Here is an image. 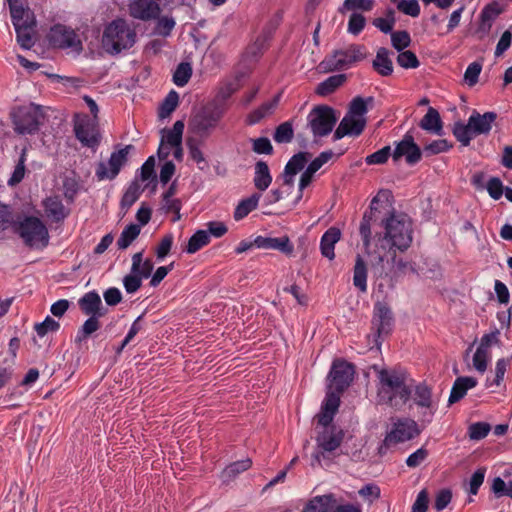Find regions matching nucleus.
<instances>
[{
  "label": "nucleus",
  "mask_w": 512,
  "mask_h": 512,
  "mask_svg": "<svg viewBox=\"0 0 512 512\" xmlns=\"http://www.w3.org/2000/svg\"><path fill=\"white\" fill-rule=\"evenodd\" d=\"M339 405V396L336 393L329 392L321 406L320 413L316 415L318 424L322 426V431L316 437L317 449L312 454V466H321L322 459L327 457L326 454L340 447L343 441V430L331 424Z\"/></svg>",
  "instance_id": "1"
},
{
  "label": "nucleus",
  "mask_w": 512,
  "mask_h": 512,
  "mask_svg": "<svg viewBox=\"0 0 512 512\" xmlns=\"http://www.w3.org/2000/svg\"><path fill=\"white\" fill-rule=\"evenodd\" d=\"M379 401L396 410L401 409L412 396V382L408 373L400 369L377 371Z\"/></svg>",
  "instance_id": "2"
},
{
  "label": "nucleus",
  "mask_w": 512,
  "mask_h": 512,
  "mask_svg": "<svg viewBox=\"0 0 512 512\" xmlns=\"http://www.w3.org/2000/svg\"><path fill=\"white\" fill-rule=\"evenodd\" d=\"M384 232L378 236L379 247L391 251H406L412 243L413 228L410 218L403 213H392L382 220Z\"/></svg>",
  "instance_id": "3"
},
{
  "label": "nucleus",
  "mask_w": 512,
  "mask_h": 512,
  "mask_svg": "<svg viewBox=\"0 0 512 512\" xmlns=\"http://www.w3.org/2000/svg\"><path fill=\"white\" fill-rule=\"evenodd\" d=\"M496 119L497 114L495 112L489 111L480 114L477 111H473L467 124L460 121L456 122L452 132L463 146H468L475 136L489 134Z\"/></svg>",
  "instance_id": "4"
},
{
  "label": "nucleus",
  "mask_w": 512,
  "mask_h": 512,
  "mask_svg": "<svg viewBox=\"0 0 512 512\" xmlns=\"http://www.w3.org/2000/svg\"><path fill=\"white\" fill-rule=\"evenodd\" d=\"M136 33L123 19L112 21L104 30L102 44L111 55L119 54L129 49L135 43Z\"/></svg>",
  "instance_id": "5"
},
{
  "label": "nucleus",
  "mask_w": 512,
  "mask_h": 512,
  "mask_svg": "<svg viewBox=\"0 0 512 512\" xmlns=\"http://www.w3.org/2000/svg\"><path fill=\"white\" fill-rule=\"evenodd\" d=\"M225 114V107L212 102L195 111L189 121V130L195 135L207 138L216 129Z\"/></svg>",
  "instance_id": "6"
},
{
  "label": "nucleus",
  "mask_w": 512,
  "mask_h": 512,
  "mask_svg": "<svg viewBox=\"0 0 512 512\" xmlns=\"http://www.w3.org/2000/svg\"><path fill=\"white\" fill-rule=\"evenodd\" d=\"M366 58L364 45L352 44L345 49L336 50L327 57L322 66L327 71H340L351 67L354 63Z\"/></svg>",
  "instance_id": "7"
},
{
  "label": "nucleus",
  "mask_w": 512,
  "mask_h": 512,
  "mask_svg": "<svg viewBox=\"0 0 512 512\" xmlns=\"http://www.w3.org/2000/svg\"><path fill=\"white\" fill-rule=\"evenodd\" d=\"M16 231L30 247H46L49 234L45 224L37 217L27 216L19 222Z\"/></svg>",
  "instance_id": "8"
},
{
  "label": "nucleus",
  "mask_w": 512,
  "mask_h": 512,
  "mask_svg": "<svg viewBox=\"0 0 512 512\" xmlns=\"http://www.w3.org/2000/svg\"><path fill=\"white\" fill-rule=\"evenodd\" d=\"M154 268L152 259H143V252H137L132 256L130 273L124 276L123 286L128 294L137 292L142 286V280L151 276Z\"/></svg>",
  "instance_id": "9"
},
{
  "label": "nucleus",
  "mask_w": 512,
  "mask_h": 512,
  "mask_svg": "<svg viewBox=\"0 0 512 512\" xmlns=\"http://www.w3.org/2000/svg\"><path fill=\"white\" fill-rule=\"evenodd\" d=\"M44 114L42 107L31 103L28 106L19 107L13 113L14 129L18 134H33L38 131Z\"/></svg>",
  "instance_id": "10"
},
{
  "label": "nucleus",
  "mask_w": 512,
  "mask_h": 512,
  "mask_svg": "<svg viewBox=\"0 0 512 512\" xmlns=\"http://www.w3.org/2000/svg\"><path fill=\"white\" fill-rule=\"evenodd\" d=\"M307 120L314 137H324L333 130L337 117L330 106L318 105L310 111Z\"/></svg>",
  "instance_id": "11"
},
{
  "label": "nucleus",
  "mask_w": 512,
  "mask_h": 512,
  "mask_svg": "<svg viewBox=\"0 0 512 512\" xmlns=\"http://www.w3.org/2000/svg\"><path fill=\"white\" fill-rule=\"evenodd\" d=\"M74 132L80 143L91 149H96L101 142L98 120L87 115H76Z\"/></svg>",
  "instance_id": "12"
},
{
  "label": "nucleus",
  "mask_w": 512,
  "mask_h": 512,
  "mask_svg": "<svg viewBox=\"0 0 512 512\" xmlns=\"http://www.w3.org/2000/svg\"><path fill=\"white\" fill-rule=\"evenodd\" d=\"M354 373L352 364L340 359L335 360L328 375L330 383L326 395L333 392L340 397V394L351 384Z\"/></svg>",
  "instance_id": "13"
},
{
  "label": "nucleus",
  "mask_w": 512,
  "mask_h": 512,
  "mask_svg": "<svg viewBox=\"0 0 512 512\" xmlns=\"http://www.w3.org/2000/svg\"><path fill=\"white\" fill-rule=\"evenodd\" d=\"M419 433L417 423L414 420L399 419L393 424L391 431L383 440L379 453L384 454L390 446L411 440L419 435Z\"/></svg>",
  "instance_id": "14"
},
{
  "label": "nucleus",
  "mask_w": 512,
  "mask_h": 512,
  "mask_svg": "<svg viewBox=\"0 0 512 512\" xmlns=\"http://www.w3.org/2000/svg\"><path fill=\"white\" fill-rule=\"evenodd\" d=\"M397 249L389 251L391 255V269L387 271L384 266V257L377 255L371 259V269L373 273L378 277L398 276L405 274L407 271L414 272L415 269L412 263L405 261L402 258H398L396 255Z\"/></svg>",
  "instance_id": "15"
},
{
  "label": "nucleus",
  "mask_w": 512,
  "mask_h": 512,
  "mask_svg": "<svg viewBox=\"0 0 512 512\" xmlns=\"http://www.w3.org/2000/svg\"><path fill=\"white\" fill-rule=\"evenodd\" d=\"M132 149H134L133 145H126L124 148L113 152L108 161L109 170L105 162H99L96 168V176L98 180H112L116 178L121 168L127 163L128 154Z\"/></svg>",
  "instance_id": "16"
},
{
  "label": "nucleus",
  "mask_w": 512,
  "mask_h": 512,
  "mask_svg": "<svg viewBox=\"0 0 512 512\" xmlns=\"http://www.w3.org/2000/svg\"><path fill=\"white\" fill-rule=\"evenodd\" d=\"M392 326L393 316L390 308L381 302L376 303L372 328L376 330V334L373 335V341L378 349L381 345L379 339L389 335L392 331Z\"/></svg>",
  "instance_id": "17"
},
{
  "label": "nucleus",
  "mask_w": 512,
  "mask_h": 512,
  "mask_svg": "<svg viewBox=\"0 0 512 512\" xmlns=\"http://www.w3.org/2000/svg\"><path fill=\"white\" fill-rule=\"evenodd\" d=\"M49 41L52 45L59 48H72L76 51L82 49V44L74 30L57 24L49 32Z\"/></svg>",
  "instance_id": "18"
},
{
  "label": "nucleus",
  "mask_w": 512,
  "mask_h": 512,
  "mask_svg": "<svg viewBox=\"0 0 512 512\" xmlns=\"http://www.w3.org/2000/svg\"><path fill=\"white\" fill-rule=\"evenodd\" d=\"M422 154V150L415 143L413 136L407 133L404 135L403 139L397 143L392 153V159L397 162L400 158L405 157L406 163L413 166L421 160Z\"/></svg>",
  "instance_id": "19"
},
{
  "label": "nucleus",
  "mask_w": 512,
  "mask_h": 512,
  "mask_svg": "<svg viewBox=\"0 0 512 512\" xmlns=\"http://www.w3.org/2000/svg\"><path fill=\"white\" fill-rule=\"evenodd\" d=\"M160 0H132L129 5L132 17L140 20H150L157 18L161 12Z\"/></svg>",
  "instance_id": "20"
},
{
  "label": "nucleus",
  "mask_w": 512,
  "mask_h": 512,
  "mask_svg": "<svg viewBox=\"0 0 512 512\" xmlns=\"http://www.w3.org/2000/svg\"><path fill=\"white\" fill-rule=\"evenodd\" d=\"M257 248L266 250H278L286 256H291L294 252V246L287 235L281 237L257 236L254 239Z\"/></svg>",
  "instance_id": "21"
},
{
  "label": "nucleus",
  "mask_w": 512,
  "mask_h": 512,
  "mask_svg": "<svg viewBox=\"0 0 512 512\" xmlns=\"http://www.w3.org/2000/svg\"><path fill=\"white\" fill-rule=\"evenodd\" d=\"M366 126V119L347 114L336 128L333 138L339 140L347 135L359 136Z\"/></svg>",
  "instance_id": "22"
},
{
  "label": "nucleus",
  "mask_w": 512,
  "mask_h": 512,
  "mask_svg": "<svg viewBox=\"0 0 512 512\" xmlns=\"http://www.w3.org/2000/svg\"><path fill=\"white\" fill-rule=\"evenodd\" d=\"M78 306L86 316H104L107 312L100 295L96 291L85 293L78 300Z\"/></svg>",
  "instance_id": "23"
},
{
  "label": "nucleus",
  "mask_w": 512,
  "mask_h": 512,
  "mask_svg": "<svg viewBox=\"0 0 512 512\" xmlns=\"http://www.w3.org/2000/svg\"><path fill=\"white\" fill-rule=\"evenodd\" d=\"M310 157L311 154L308 152H299L291 157V159L285 165L284 171L282 173L284 185H293L295 175L303 170Z\"/></svg>",
  "instance_id": "24"
},
{
  "label": "nucleus",
  "mask_w": 512,
  "mask_h": 512,
  "mask_svg": "<svg viewBox=\"0 0 512 512\" xmlns=\"http://www.w3.org/2000/svg\"><path fill=\"white\" fill-rule=\"evenodd\" d=\"M477 385V380L473 377L462 376L458 377L451 389L450 396L448 399V403L450 405L457 403L461 399H463L467 393V391L471 388H474Z\"/></svg>",
  "instance_id": "25"
},
{
  "label": "nucleus",
  "mask_w": 512,
  "mask_h": 512,
  "mask_svg": "<svg viewBox=\"0 0 512 512\" xmlns=\"http://www.w3.org/2000/svg\"><path fill=\"white\" fill-rule=\"evenodd\" d=\"M391 52L385 47H380L377 50L375 59L372 62L373 69L381 76H390L393 73V62L391 59Z\"/></svg>",
  "instance_id": "26"
},
{
  "label": "nucleus",
  "mask_w": 512,
  "mask_h": 512,
  "mask_svg": "<svg viewBox=\"0 0 512 512\" xmlns=\"http://www.w3.org/2000/svg\"><path fill=\"white\" fill-rule=\"evenodd\" d=\"M381 194H382V192H379L378 195L372 199V201L370 203V211L364 213V215L362 217V221L360 223L359 231H360V235L362 237L363 245L365 246V248H368L370 246L371 221L373 220L374 214L377 211L375 204L379 201V196ZM384 194H386V193L383 192V195Z\"/></svg>",
  "instance_id": "27"
},
{
  "label": "nucleus",
  "mask_w": 512,
  "mask_h": 512,
  "mask_svg": "<svg viewBox=\"0 0 512 512\" xmlns=\"http://www.w3.org/2000/svg\"><path fill=\"white\" fill-rule=\"evenodd\" d=\"M336 503L334 494L329 493L311 498L301 512H330Z\"/></svg>",
  "instance_id": "28"
},
{
  "label": "nucleus",
  "mask_w": 512,
  "mask_h": 512,
  "mask_svg": "<svg viewBox=\"0 0 512 512\" xmlns=\"http://www.w3.org/2000/svg\"><path fill=\"white\" fill-rule=\"evenodd\" d=\"M341 238V231L336 227H330L321 237V254L332 260L335 258L334 246Z\"/></svg>",
  "instance_id": "29"
},
{
  "label": "nucleus",
  "mask_w": 512,
  "mask_h": 512,
  "mask_svg": "<svg viewBox=\"0 0 512 512\" xmlns=\"http://www.w3.org/2000/svg\"><path fill=\"white\" fill-rule=\"evenodd\" d=\"M419 126L432 134L442 136L443 135V123L440 117L439 112L433 108L430 107L427 110V113L424 115V117L421 119Z\"/></svg>",
  "instance_id": "30"
},
{
  "label": "nucleus",
  "mask_w": 512,
  "mask_h": 512,
  "mask_svg": "<svg viewBox=\"0 0 512 512\" xmlns=\"http://www.w3.org/2000/svg\"><path fill=\"white\" fill-rule=\"evenodd\" d=\"M412 397L414 403L422 408L430 409L432 407V388L425 382L414 384L412 382Z\"/></svg>",
  "instance_id": "31"
},
{
  "label": "nucleus",
  "mask_w": 512,
  "mask_h": 512,
  "mask_svg": "<svg viewBox=\"0 0 512 512\" xmlns=\"http://www.w3.org/2000/svg\"><path fill=\"white\" fill-rule=\"evenodd\" d=\"M253 182L259 191H265L270 186L272 176L269 166L265 161L259 160L256 162Z\"/></svg>",
  "instance_id": "32"
},
{
  "label": "nucleus",
  "mask_w": 512,
  "mask_h": 512,
  "mask_svg": "<svg viewBox=\"0 0 512 512\" xmlns=\"http://www.w3.org/2000/svg\"><path fill=\"white\" fill-rule=\"evenodd\" d=\"M280 95H276L271 101L263 103L260 107L253 110L247 117V123L254 125L259 123L263 118L273 113L279 103Z\"/></svg>",
  "instance_id": "33"
},
{
  "label": "nucleus",
  "mask_w": 512,
  "mask_h": 512,
  "mask_svg": "<svg viewBox=\"0 0 512 512\" xmlns=\"http://www.w3.org/2000/svg\"><path fill=\"white\" fill-rule=\"evenodd\" d=\"M251 466L252 460L250 458L235 461L225 467L221 473V478L224 483H228L234 480L240 473L247 471Z\"/></svg>",
  "instance_id": "34"
},
{
  "label": "nucleus",
  "mask_w": 512,
  "mask_h": 512,
  "mask_svg": "<svg viewBox=\"0 0 512 512\" xmlns=\"http://www.w3.org/2000/svg\"><path fill=\"white\" fill-rule=\"evenodd\" d=\"M347 80L345 74H336L320 82L316 88V93L321 96H327L342 86Z\"/></svg>",
  "instance_id": "35"
},
{
  "label": "nucleus",
  "mask_w": 512,
  "mask_h": 512,
  "mask_svg": "<svg viewBox=\"0 0 512 512\" xmlns=\"http://www.w3.org/2000/svg\"><path fill=\"white\" fill-rule=\"evenodd\" d=\"M353 284L361 292L367 290V265L361 255H357L354 265Z\"/></svg>",
  "instance_id": "36"
},
{
  "label": "nucleus",
  "mask_w": 512,
  "mask_h": 512,
  "mask_svg": "<svg viewBox=\"0 0 512 512\" xmlns=\"http://www.w3.org/2000/svg\"><path fill=\"white\" fill-rule=\"evenodd\" d=\"M44 208L47 215L54 221H61L67 216L62 201L58 197H49L44 201Z\"/></svg>",
  "instance_id": "37"
},
{
  "label": "nucleus",
  "mask_w": 512,
  "mask_h": 512,
  "mask_svg": "<svg viewBox=\"0 0 512 512\" xmlns=\"http://www.w3.org/2000/svg\"><path fill=\"white\" fill-rule=\"evenodd\" d=\"M260 197V194L254 193L250 197L241 200L234 211L235 220H241L251 211L255 210L257 208Z\"/></svg>",
  "instance_id": "38"
},
{
  "label": "nucleus",
  "mask_w": 512,
  "mask_h": 512,
  "mask_svg": "<svg viewBox=\"0 0 512 512\" xmlns=\"http://www.w3.org/2000/svg\"><path fill=\"white\" fill-rule=\"evenodd\" d=\"M101 317L102 316H89V318L83 323V325L79 329L75 341L81 343L82 341L90 337L94 332H96L101 327L99 321V318Z\"/></svg>",
  "instance_id": "39"
},
{
  "label": "nucleus",
  "mask_w": 512,
  "mask_h": 512,
  "mask_svg": "<svg viewBox=\"0 0 512 512\" xmlns=\"http://www.w3.org/2000/svg\"><path fill=\"white\" fill-rule=\"evenodd\" d=\"M10 8L11 18L14 27L23 25L22 20L25 15H31V10L27 7L25 8L21 2V0H7Z\"/></svg>",
  "instance_id": "40"
},
{
  "label": "nucleus",
  "mask_w": 512,
  "mask_h": 512,
  "mask_svg": "<svg viewBox=\"0 0 512 512\" xmlns=\"http://www.w3.org/2000/svg\"><path fill=\"white\" fill-rule=\"evenodd\" d=\"M210 242V236L205 230H198L189 239L186 251L189 254L196 253Z\"/></svg>",
  "instance_id": "41"
},
{
  "label": "nucleus",
  "mask_w": 512,
  "mask_h": 512,
  "mask_svg": "<svg viewBox=\"0 0 512 512\" xmlns=\"http://www.w3.org/2000/svg\"><path fill=\"white\" fill-rule=\"evenodd\" d=\"M140 226L137 224L128 225L121 233L117 240V246L119 249L128 248L131 243L139 236Z\"/></svg>",
  "instance_id": "42"
},
{
  "label": "nucleus",
  "mask_w": 512,
  "mask_h": 512,
  "mask_svg": "<svg viewBox=\"0 0 512 512\" xmlns=\"http://www.w3.org/2000/svg\"><path fill=\"white\" fill-rule=\"evenodd\" d=\"M179 102V95L176 91L171 90L162 104L160 105L158 115L161 119L167 118L177 108Z\"/></svg>",
  "instance_id": "43"
},
{
  "label": "nucleus",
  "mask_w": 512,
  "mask_h": 512,
  "mask_svg": "<svg viewBox=\"0 0 512 512\" xmlns=\"http://www.w3.org/2000/svg\"><path fill=\"white\" fill-rule=\"evenodd\" d=\"M184 131V123L181 120H178L174 123L171 130L167 132L165 136L162 137L164 139V143L166 142L171 147H178L182 143V135Z\"/></svg>",
  "instance_id": "44"
},
{
  "label": "nucleus",
  "mask_w": 512,
  "mask_h": 512,
  "mask_svg": "<svg viewBox=\"0 0 512 512\" xmlns=\"http://www.w3.org/2000/svg\"><path fill=\"white\" fill-rule=\"evenodd\" d=\"M293 137L294 130L290 121H286L278 125L273 135L274 141L279 144L290 143Z\"/></svg>",
  "instance_id": "45"
},
{
  "label": "nucleus",
  "mask_w": 512,
  "mask_h": 512,
  "mask_svg": "<svg viewBox=\"0 0 512 512\" xmlns=\"http://www.w3.org/2000/svg\"><path fill=\"white\" fill-rule=\"evenodd\" d=\"M142 191L143 189L138 182H132L121 199V207L126 210L129 209L138 200Z\"/></svg>",
  "instance_id": "46"
},
{
  "label": "nucleus",
  "mask_w": 512,
  "mask_h": 512,
  "mask_svg": "<svg viewBox=\"0 0 512 512\" xmlns=\"http://www.w3.org/2000/svg\"><path fill=\"white\" fill-rule=\"evenodd\" d=\"M373 101H374L373 97H368V98L364 99L360 96H357V97L353 98V100L350 102V105H349V113L348 114L351 116H354V117H363L364 114H366L368 111L367 105L372 104Z\"/></svg>",
  "instance_id": "47"
},
{
  "label": "nucleus",
  "mask_w": 512,
  "mask_h": 512,
  "mask_svg": "<svg viewBox=\"0 0 512 512\" xmlns=\"http://www.w3.org/2000/svg\"><path fill=\"white\" fill-rule=\"evenodd\" d=\"M192 75V67L187 62H182L177 66L176 71L173 75V82L179 86L183 87L185 86Z\"/></svg>",
  "instance_id": "48"
},
{
  "label": "nucleus",
  "mask_w": 512,
  "mask_h": 512,
  "mask_svg": "<svg viewBox=\"0 0 512 512\" xmlns=\"http://www.w3.org/2000/svg\"><path fill=\"white\" fill-rule=\"evenodd\" d=\"M15 30L17 34V41L20 46L24 49H30L34 45V29L27 28L24 25H18L15 27Z\"/></svg>",
  "instance_id": "49"
},
{
  "label": "nucleus",
  "mask_w": 512,
  "mask_h": 512,
  "mask_svg": "<svg viewBox=\"0 0 512 512\" xmlns=\"http://www.w3.org/2000/svg\"><path fill=\"white\" fill-rule=\"evenodd\" d=\"M452 144L449 143L446 139H438L434 140L431 143L425 145L423 147L422 153L425 154V156H432L436 155L442 152H446L449 149L452 148Z\"/></svg>",
  "instance_id": "50"
},
{
  "label": "nucleus",
  "mask_w": 512,
  "mask_h": 512,
  "mask_svg": "<svg viewBox=\"0 0 512 512\" xmlns=\"http://www.w3.org/2000/svg\"><path fill=\"white\" fill-rule=\"evenodd\" d=\"M391 43H392V46L397 51L401 52L405 48L410 46V44H411L410 34L405 30L391 32Z\"/></svg>",
  "instance_id": "51"
},
{
  "label": "nucleus",
  "mask_w": 512,
  "mask_h": 512,
  "mask_svg": "<svg viewBox=\"0 0 512 512\" xmlns=\"http://www.w3.org/2000/svg\"><path fill=\"white\" fill-rule=\"evenodd\" d=\"M397 63L405 69L418 68L420 65L416 54L410 50L401 51L397 56Z\"/></svg>",
  "instance_id": "52"
},
{
  "label": "nucleus",
  "mask_w": 512,
  "mask_h": 512,
  "mask_svg": "<svg viewBox=\"0 0 512 512\" xmlns=\"http://www.w3.org/2000/svg\"><path fill=\"white\" fill-rule=\"evenodd\" d=\"M491 430V426L486 422H476L469 426L468 434L471 440H481L485 438Z\"/></svg>",
  "instance_id": "53"
},
{
  "label": "nucleus",
  "mask_w": 512,
  "mask_h": 512,
  "mask_svg": "<svg viewBox=\"0 0 512 512\" xmlns=\"http://www.w3.org/2000/svg\"><path fill=\"white\" fill-rule=\"evenodd\" d=\"M392 156L391 147L385 146L380 150L368 155L365 158V162L368 165H379L387 162L388 158Z\"/></svg>",
  "instance_id": "54"
},
{
  "label": "nucleus",
  "mask_w": 512,
  "mask_h": 512,
  "mask_svg": "<svg viewBox=\"0 0 512 512\" xmlns=\"http://www.w3.org/2000/svg\"><path fill=\"white\" fill-rule=\"evenodd\" d=\"M35 331L40 337L45 336L48 332H56L60 328L59 322L47 316L41 323L35 325Z\"/></svg>",
  "instance_id": "55"
},
{
  "label": "nucleus",
  "mask_w": 512,
  "mask_h": 512,
  "mask_svg": "<svg viewBox=\"0 0 512 512\" xmlns=\"http://www.w3.org/2000/svg\"><path fill=\"white\" fill-rule=\"evenodd\" d=\"M252 150L256 154L271 155L273 153V146L267 137H259L251 139Z\"/></svg>",
  "instance_id": "56"
},
{
  "label": "nucleus",
  "mask_w": 512,
  "mask_h": 512,
  "mask_svg": "<svg viewBox=\"0 0 512 512\" xmlns=\"http://www.w3.org/2000/svg\"><path fill=\"white\" fill-rule=\"evenodd\" d=\"M374 5L373 0H345L343 3V7L340 9V12L344 10H362V11H370L372 10Z\"/></svg>",
  "instance_id": "57"
},
{
  "label": "nucleus",
  "mask_w": 512,
  "mask_h": 512,
  "mask_svg": "<svg viewBox=\"0 0 512 512\" xmlns=\"http://www.w3.org/2000/svg\"><path fill=\"white\" fill-rule=\"evenodd\" d=\"M397 9L411 17H418L420 14V6L417 0H400L397 3Z\"/></svg>",
  "instance_id": "58"
},
{
  "label": "nucleus",
  "mask_w": 512,
  "mask_h": 512,
  "mask_svg": "<svg viewBox=\"0 0 512 512\" xmlns=\"http://www.w3.org/2000/svg\"><path fill=\"white\" fill-rule=\"evenodd\" d=\"M482 65L479 62H472L464 73V80L468 86L472 87L478 82Z\"/></svg>",
  "instance_id": "59"
},
{
  "label": "nucleus",
  "mask_w": 512,
  "mask_h": 512,
  "mask_svg": "<svg viewBox=\"0 0 512 512\" xmlns=\"http://www.w3.org/2000/svg\"><path fill=\"white\" fill-rule=\"evenodd\" d=\"M500 14V10L498 9L496 4H489L485 6L482 10L480 18H481V27L487 25L489 29L491 27V22Z\"/></svg>",
  "instance_id": "60"
},
{
  "label": "nucleus",
  "mask_w": 512,
  "mask_h": 512,
  "mask_svg": "<svg viewBox=\"0 0 512 512\" xmlns=\"http://www.w3.org/2000/svg\"><path fill=\"white\" fill-rule=\"evenodd\" d=\"M366 19L360 13H352L348 21V32L358 35L365 27Z\"/></svg>",
  "instance_id": "61"
},
{
  "label": "nucleus",
  "mask_w": 512,
  "mask_h": 512,
  "mask_svg": "<svg viewBox=\"0 0 512 512\" xmlns=\"http://www.w3.org/2000/svg\"><path fill=\"white\" fill-rule=\"evenodd\" d=\"M486 189L490 197L493 198L494 200L500 199L503 192H505L503 183L498 177H492L488 181Z\"/></svg>",
  "instance_id": "62"
},
{
  "label": "nucleus",
  "mask_w": 512,
  "mask_h": 512,
  "mask_svg": "<svg viewBox=\"0 0 512 512\" xmlns=\"http://www.w3.org/2000/svg\"><path fill=\"white\" fill-rule=\"evenodd\" d=\"M175 26V21L172 17H161L158 19L155 31L157 34L161 36H168L170 35L171 31L173 30Z\"/></svg>",
  "instance_id": "63"
},
{
  "label": "nucleus",
  "mask_w": 512,
  "mask_h": 512,
  "mask_svg": "<svg viewBox=\"0 0 512 512\" xmlns=\"http://www.w3.org/2000/svg\"><path fill=\"white\" fill-rule=\"evenodd\" d=\"M429 504V494L427 489H422L417 497L415 502L412 505L411 512H427Z\"/></svg>",
  "instance_id": "64"
}]
</instances>
